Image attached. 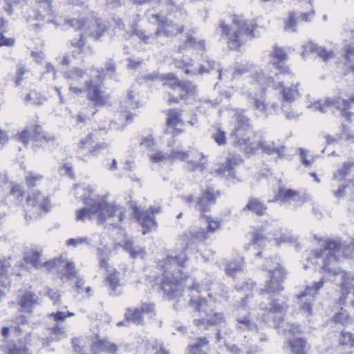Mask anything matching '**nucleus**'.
I'll use <instances>...</instances> for the list:
<instances>
[{"instance_id": "1", "label": "nucleus", "mask_w": 354, "mask_h": 354, "mask_svg": "<svg viewBox=\"0 0 354 354\" xmlns=\"http://www.w3.org/2000/svg\"><path fill=\"white\" fill-rule=\"evenodd\" d=\"M208 237V231L202 227L184 233L182 236V240L185 243L183 250L174 255H167L160 261L162 277L159 287L164 297L168 300H174L183 296V283L189 277L183 272L188 261L187 249L196 241L203 242Z\"/></svg>"}, {"instance_id": "2", "label": "nucleus", "mask_w": 354, "mask_h": 354, "mask_svg": "<svg viewBox=\"0 0 354 354\" xmlns=\"http://www.w3.org/2000/svg\"><path fill=\"white\" fill-rule=\"evenodd\" d=\"M82 200L85 207L77 209L75 220L84 222L86 219L91 220L95 214H97L99 224H103L107 218L113 217L119 212L118 221L122 222L125 217V209L120 205L111 204L104 199H95L90 196H82Z\"/></svg>"}, {"instance_id": "3", "label": "nucleus", "mask_w": 354, "mask_h": 354, "mask_svg": "<svg viewBox=\"0 0 354 354\" xmlns=\"http://www.w3.org/2000/svg\"><path fill=\"white\" fill-rule=\"evenodd\" d=\"M232 24L235 29H232L224 21H221L219 27L221 29L222 37L226 39V43L230 50H239L248 39L255 37L254 30L257 24L252 21L245 19L242 15H234Z\"/></svg>"}, {"instance_id": "4", "label": "nucleus", "mask_w": 354, "mask_h": 354, "mask_svg": "<svg viewBox=\"0 0 354 354\" xmlns=\"http://www.w3.org/2000/svg\"><path fill=\"white\" fill-rule=\"evenodd\" d=\"M277 260V257H271L266 259L265 264L263 265V270L268 272L269 279L266 280L264 288L259 290V294L262 296H279L284 290L283 283L286 278L287 272Z\"/></svg>"}, {"instance_id": "5", "label": "nucleus", "mask_w": 354, "mask_h": 354, "mask_svg": "<svg viewBox=\"0 0 354 354\" xmlns=\"http://www.w3.org/2000/svg\"><path fill=\"white\" fill-rule=\"evenodd\" d=\"M234 117L235 125L230 136L235 138L238 145H248L250 140V134L252 131L250 120L245 115V111L239 109L235 110Z\"/></svg>"}, {"instance_id": "6", "label": "nucleus", "mask_w": 354, "mask_h": 354, "mask_svg": "<svg viewBox=\"0 0 354 354\" xmlns=\"http://www.w3.org/2000/svg\"><path fill=\"white\" fill-rule=\"evenodd\" d=\"M342 247V243L339 241L328 239L325 242L324 248L315 252V257L316 258L324 257L322 269L326 272L333 274H337L336 271L332 270L330 266L333 263L337 262Z\"/></svg>"}, {"instance_id": "7", "label": "nucleus", "mask_w": 354, "mask_h": 354, "mask_svg": "<svg viewBox=\"0 0 354 354\" xmlns=\"http://www.w3.org/2000/svg\"><path fill=\"white\" fill-rule=\"evenodd\" d=\"M87 100L95 107H102L110 104L111 95L102 90L100 84L94 83L93 80L85 82Z\"/></svg>"}, {"instance_id": "8", "label": "nucleus", "mask_w": 354, "mask_h": 354, "mask_svg": "<svg viewBox=\"0 0 354 354\" xmlns=\"http://www.w3.org/2000/svg\"><path fill=\"white\" fill-rule=\"evenodd\" d=\"M220 196L219 190H215L212 186H207L201 192V195L196 198L195 209L200 212L201 216H205V213L211 210V206L216 204Z\"/></svg>"}, {"instance_id": "9", "label": "nucleus", "mask_w": 354, "mask_h": 354, "mask_svg": "<svg viewBox=\"0 0 354 354\" xmlns=\"http://www.w3.org/2000/svg\"><path fill=\"white\" fill-rule=\"evenodd\" d=\"M152 18L157 21V29L154 33L156 37L161 35L167 37H175L178 34H182L185 30L183 25L178 26L171 20L165 17H162L158 14L153 15Z\"/></svg>"}, {"instance_id": "10", "label": "nucleus", "mask_w": 354, "mask_h": 354, "mask_svg": "<svg viewBox=\"0 0 354 354\" xmlns=\"http://www.w3.org/2000/svg\"><path fill=\"white\" fill-rule=\"evenodd\" d=\"M301 55L304 57L310 53H315L324 62L327 63L336 57V53L333 49L328 50L325 46H319L313 41H309L303 45Z\"/></svg>"}, {"instance_id": "11", "label": "nucleus", "mask_w": 354, "mask_h": 354, "mask_svg": "<svg viewBox=\"0 0 354 354\" xmlns=\"http://www.w3.org/2000/svg\"><path fill=\"white\" fill-rule=\"evenodd\" d=\"M178 95L175 96V93L169 92V98L167 102L169 104H178L181 100L187 99L189 96H192L196 93V86L189 80H183L179 87L176 91Z\"/></svg>"}, {"instance_id": "12", "label": "nucleus", "mask_w": 354, "mask_h": 354, "mask_svg": "<svg viewBox=\"0 0 354 354\" xmlns=\"http://www.w3.org/2000/svg\"><path fill=\"white\" fill-rule=\"evenodd\" d=\"M133 214L139 224L142 227V234H146L157 226L155 216H151L149 211L140 210L136 205L132 206Z\"/></svg>"}, {"instance_id": "13", "label": "nucleus", "mask_w": 354, "mask_h": 354, "mask_svg": "<svg viewBox=\"0 0 354 354\" xmlns=\"http://www.w3.org/2000/svg\"><path fill=\"white\" fill-rule=\"evenodd\" d=\"M242 162L243 159L240 156H230L226 158L225 164L221 165L218 168L215 169V172L220 176H223L225 173L227 171L228 176L232 178H236V171L234 168Z\"/></svg>"}, {"instance_id": "14", "label": "nucleus", "mask_w": 354, "mask_h": 354, "mask_svg": "<svg viewBox=\"0 0 354 354\" xmlns=\"http://www.w3.org/2000/svg\"><path fill=\"white\" fill-rule=\"evenodd\" d=\"M90 348L91 350L100 351L110 354H115L118 349L115 344L109 342L107 337L100 338L98 334L95 335Z\"/></svg>"}, {"instance_id": "15", "label": "nucleus", "mask_w": 354, "mask_h": 354, "mask_svg": "<svg viewBox=\"0 0 354 354\" xmlns=\"http://www.w3.org/2000/svg\"><path fill=\"white\" fill-rule=\"evenodd\" d=\"M268 206L260 198L251 196L248 198V203L242 209L243 212H251L257 216H263L266 214Z\"/></svg>"}, {"instance_id": "16", "label": "nucleus", "mask_w": 354, "mask_h": 354, "mask_svg": "<svg viewBox=\"0 0 354 354\" xmlns=\"http://www.w3.org/2000/svg\"><path fill=\"white\" fill-rule=\"evenodd\" d=\"M39 297L31 291H26L18 300V305L21 307L20 310L31 314L36 305L38 304Z\"/></svg>"}, {"instance_id": "17", "label": "nucleus", "mask_w": 354, "mask_h": 354, "mask_svg": "<svg viewBox=\"0 0 354 354\" xmlns=\"http://www.w3.org/2000/svg\"><path fill=\"white\" fill-rule=\"evenodd\" d=\"M31 339V334H26L24 338L19 339L17 342L7 347L6 354H29L28 345Z\"/></svg>"}, {"instance_id": "18", "label": "nucleus", "mask_w": 354, "mask_h": 354, "mask_svg": "<svg viewBox=\"0 0 354 354\" xmlns=\"http://www.w3.org/2000/svg\"><path fill=\"white\" fill-rule=\"evenodd\" d=\"M299 196V192L292 189H286L284 186H280L278 192L272 200L268 203H276L280 201L283 203H289L296 197Z\"/></svg>"}, {"instance_id": "19", "label": "nucleus", "mask_w": 354, "mask_h": 354, "mask_svg": "<svg viewBox=\"0 0 354 354\" xmlns=\"http://www.w3.org/2000/svg\"><path fill=\"white\" fill-rule=\"evenodd\" d=\"M236 324L235 325L236 328L241 332L246 330H257V324L253 321L251 317L250 313H247L245 315H237L236 317Z\"/></svg>"}, {"instance_id": "20", "label": "nucleus", "mask_w": 354, "mask_h": 354, "mask_svg": "<svg viewBox=\"0 0 354 354\" xmlns=\"http://www.w3.org/2000/svg\"><path fill=\"white\" fill-rule=\"evenodd\" d=\"M354 104V94L348 100L344 99L340 96H335L333 97H326L325 99V104L330 106H335L340 111L345 109H350L351 105Z\"/></svg>"}, {"instance_id": "21", "label": "nucleus", "mask_w": 354, "mask_h": 354, "mask_svg": "<svg viewBox=\"0 0 354 354\" xmlns=\"http://www.w3.org/2000/svg\"><path fill=\"white\" fill-rule=\"evenodd\" d=\"M31 140L35 142H55L56 140V137L44 131L43 128L41 125L38 124H35L31 130Z\"/></svg>"}, {"instance_id": "22", "label": "nucleus", "mask_w": 354, "mask_h": 354, "mask_svg": "<svg viewBox=\"0 0 354 354\" xmlns=\"http://www.w3.org/2000/svg\"><path fill=\"white\" fill-rule=\"evenodd\" d=\"M262 321L270 327L279 328L284 322V317L281 315L266 308V312L261 316Z\"/></svg>"}, {"instance_id": "23", "label": "nucleus", "mask_w": 354, "mask_h": 354, "mask_svg": "<svg viewBox=\"0 0 354 354\" xmlns=\"http://www.w3.org/2000/svg\"><path fill=\"white\" fill-rule=\"evenodd\" d=\"M270 302V308L268 309L277 313H286L288 309V298L286 296L270 297L268 296Z\"/></svg>"}, {"instance_id": "24", "label": "nucleus", "mask_w": 354, "mask_h": 354, "mask_svg": "<svg viewBox=\"0 0 354 354\" xmlns=\"http://www.w3.org/2000/svg\"><path fill=\"white\" fill-rule=\"evenodd\" d=\"M189 304L196 311L203 313L205 317H210L213 313L214 309L205 298L200 297L198 299H194L191 296Z\"/></svg>"}, {"instance_id": "25", "label": "nucleus", "mask_w": 354, "mask_h": 354, "mask_svg": "<svg viewBox=\"0 0 354 354\" xmlns=\"http://www.w3.org/2000/svg\"><path fill=\"white\" fill-rule=\"evenodd\" d=\"M279 86L282 88L280 93L283 101L292 102L300 95L298 91L299 83H297L292 87H286L283 82H281L279 83Z\"/></svg>"}, {"instance_id": "26", "label": "nucleus", "mask_w": 354, "mask_h": 354, "mask_svg": "<svg viewBox=\"0 0 354 354\" xmlns=\"http://www.w3.org/2000/svg\"><path fill=\"white\" fill-rule=\"evenodd\" d=\"M167 125L169 127H171L175 134H178L181 133L183 131L176 128V126L183 123L181 120V113L178 111L177 109H170L167 111V118L166 121Z\"/></svg>"}, {"instance_id": "27", "label": "nucleus", "mask_w": 354, "mask_h": 354, "mask_svg": "<svg viewBox=\"0 0 354 354\" xmlns=\"http://www.w3.org/2000/svg\"><path fill=\"white\" fill-rule=\"evenodd\" d=\"M10 328L17 336L22 335L25 330L24 327L28 325L27 317L23 315L14 317L10 320Z\"/></svg>"}, {"instance_id": "28", "label": "nucleus", "mask_w": 354, "mask_h": 354, "mask_svg": "<svg viewBox=\"0 0 354 354\" xmlns=\"http://www.w3.org/2000/svg\"><path fill=\"white\" fill-rule=\"evenodd\" d=\"M289 345L293 354H307L308 343L305 338L297 337L289 340Z\"/></svg>"}, {"instance_id": "29", "label": "nucleus", "mask_w": 354, "mask_h": 354, "mask_svg": "<svg viewBox=\"0 0 354 354\" xmlns=\"http://www.w3.org/2000/svg\"><path fill=\"white\" fill-rule=\"evenodd\" d=\"M125 321L137 326L145 324V319L142 318L140 310L136 308H127L124 313Z\"/></svg>"}, {"instance_id": "30", "label": "nucleus", "mask_w": 354, "mask_h": 354, "mask_svg": "<svg viewBox=\"0 0 354 354\" xmlns=\"http://www.w3.org/2000/svg\"><path fill=\"white\" fill-rule=\"evenodd\" d=\"M122 248L124 251L129 254L132 259H136L138 257L143 258L146 254L145 248L140 246H134L132 240H126Z\"/></svg>"}, {"instance_id": "31", "label": "nucleus", "mask_w": 354, "mask_h": 354, "mask_svg": "<svg viewBox=\"0 0 354 354\" xmlns=\"http://www.w3.org/2000/svg\"><path fill=\"white\" fill-rule=\"evenodd\" d=\"M256 286V283L251 279H248L242 282L241 283L236 284L235 286V289L238 292H245V297L241 299L242 305L245 306L247 304V300L251 295V291Z\"/></svg>"}, {"instance_id": "32", "label": "nucleus", "mask_w": 354, "mask_h": 354, "mask_svg": "<svg viewBox=\"0 0 354 354\" xmlns=\"http://www.w3.org/2000/svg\"><path fill=\"white\" fill-rule=\"evenodd\" d=\"M272 64L277 66L284 64L287 61L288 56L283 48L275 46L273 52L270 54Z\"/></svg>"}, {"instance_id": "33", "label": "nucleus", "mask_w": 354, "mask_h": 354, "mask_svg": "<svg viewBox=\"0 0 354 354\" xmlns=\"http://www.w3.org/2000/svg\"><path fill=\"white\" fill-rule=\"evenodd\" d=\"M42 250H37V248H32L30 251L26 253L24 259L26 263L32 265L36 268H42L40 263V257Z\"/></svg>"}, {"instance_id": "34", "label": "nucleus", "mask_w": 354, "mask_h": 354, "mask_svg": "<svg viewBox=\"0 0 354 354\" xmlns=\"http://www.w3.org/2000/svg\"><path fill=\"white\" fill-rule=\"evenodd\" d=\"M162 80L163 81L164 86L170 88L174 93H176L178 87H179L180 83L183 82V80H180L177 76L172 73L162 75Z\"/></svg>"}, {"instance_id": "35", "label": "nucleus", "mask_w": 354, "mask_h": 354, "mask_svg": "<svg viewBox=\"0 0 354 354\" xmlns=\"http://www.w3.org/2000/svg\"><path fill=\"white\" fill-rule=\"evenodd\" d=\"M244 265L243 259L232 261L226 264L225 273L227 275L234 277L238 272L243 270Z\"/></svg>"}, {"instance_id": "36", "label": "nucleus", "mask_w": 354, "mask_h": 354, "mask_svg": "<svg viewBox=\"0 0 354 354\" xmlns=\"http://www.w3.org/2000/svg\"><path fill=\"white\" fill-rule=\"evenodd\" d=\"M324 279L322 278L319 281L315 282L312 286H307L305 290L301 292L298 296V299H301L307 295L314 296L317 293L318 290L323 286Z\"/></svg>"}, {"instance_id": "37", "label": "nucleus", "mask_w": 354, "mask_h": 354, "mask_svg": "<svg viewBox=\"0 0 354 354\" xmlns=\"http://www.w3.org/2000/svg\"><path fill=\"white\" fill-rule=\"evenodd\" d=\"M106 281L111 290V295L116 296L118 295L119 293L116 292L117 288L120 286V279H119V272L116 270L110 273L106 277Z\"/></svg>"}, {"instance_id": "38", "label": "nucleus", "mask_w": 354, "mask_h": 354, "mask_svg": "<svg viewBox=\"0 0 354 354\" xmlns=\"http://www.w3.org/2000/svg\"><path fill=\"white\" fill-rule=\"evenodd\" d=\"M200 155L201 156V158L198 162L193 160H188L187 162L188 165V170L190 172H194L196 171L203 172L207 169V160H205V156L203 153H201Z\"/></svg>"}, {"instance_id": "39", "label": "nucleus", "mask_w": 354, "mask_h": 354, "mask_svg": "<svg viewBox=\"0 0 354 354\" xmlns=\"http://www.w3.org/2000/svg\"><path fill=\"white\" fill-rule=\"evenodd\" d=\"M138 308L140 310L142 318H144L145 315L149 317L156 315V305L153 302H142Z\"/></svg>"}, {"instance_id": "40", "label": "nucleus", "mask_w": 354, "mask_h": 354, "mask_svg": "<svg viewBox=\"0 0 354 354\" xmlns=\"http://www.w3.org/2000/svg\"><path fill=\"white\" fill-rule=\"evenodd\" d=\"M299 18H297V12L291 11L288 13V19L284 21V30H291L293 32L297 31V25Z\"/></svg>"}, {"instance_id": "41", "label": "nucleus", "mask_w": 354, "mask_h": 354, "mask_svg": "<svg viewBox=\"0 0 354 354\" xmlns=\"http://www.w3.org/2000/svg\"><path fill=\"white\" fill-rule=\"evenodd\" d=\"M109 145L105 142H98L92 146L91 148L84 155L85 157H97L105 149H108Z\"/></svg>"}, {"instance_id": "42", "label": "nucleus", "mask_w": 354, "mask_h": 354, "mask_svg": "<svg viewBox=\"0 0 354 354\" xmlns=\"http://www.w3.org/2000/svg\"><path fill=\"white\" fill-rule=\"evenodd\" d=\"M332 320L335 324H341L346 326L350 322L351 317L347 310L342 308L340 311L336 313L333 316Z\"/></svg>"}, {"instance_id": "43", "label": "nucleus", "mask_w": 354, "mask_h": 354, "mask_svg": "<svg viewBox=\"0 0 354 354\" xmlns=\"http://www.w3.org/2000/svg\"><path fill=\"white\" fill-rule=\"evenodd\" d=\"M248 100L250 104H253V107L262 113H266L267 111V104L264 100L259 99L257 95H252L251 93L248 94Z\"/></svg>"}, {"instance_id": "44", "label": "nucleus", "mask_w": 354, "mask_h": 354, "mask_svg": "<svg viewBox=\"0 0 354 354\" xmlns=\"http://www.w3.org/2000/svg\"><path fill=\"white\" fill-rule=\"evenodd\" d=\"M339 344L342 346L354 347V334L344 330H342L339 337Z\"/></svg>"}, {"instance_id": "45", "label": "nucleus", "mask_w": 354, "mask_h": 354, "mask_svg": "<svg viewBox=\"0 0 354 354\" xmlns=\"http://www.w3.org/2000/svg\"><path fill=\"white\" fill-rule=\"evenodd\" d=\"M91 23L93 26V33L97 37H101L106 30V26L100 18H94Z\"/></svg>"}, {"instance_id": "46", "label": "nucleus", "mask_w": 354, "mask_h": 354, "mask_svg": "<svg viewBox=\"0 0 354 354\" xmlns=\"http://www.w3.org/2000/svg\"><path fill=\"white\" fill-rule=\"evenodd\" d=\"M130 35L137 36L145 44H148L149 39L150 38V36L145 34V31L144 30L139 28V26L137 22H134L131 25Z\"/></svg>"}, {"instance_id": "47", "label": "nucleus", "mask_w": 354, "mask_h": 354, "mask_svg": "<svg viewBox=\"0 0 354 354\" xmlns=\"http://www.w3.org/2000/svg\"><path fill=\"white\" fill-rule=\"evenodd\" d=\"M253 79L261 86H268L270 83L273 82L274 80L272 77L266 75L262 70L256 72L253 76Z\"/></svg>"}, {"instance_id": "48", "label": "nucleus", "mask_w": 354, "mask_h": 354, "mask_svg": "<svg viewBox=\"0 0 354 354\" xmlns=\"http://www.w3.org/2000/svg\"><path fill=\"white\" fill-rule=\"evenodd\" d=\"M211 137L219 146H223L227 143L226 133L221 128H217Z\"/></svg>"}, {"instance_id": "49", "label": "nucleus", "mask_w": 354, "mask_h": 354, "mask_svg": "<svg viewBox=\"0 0 354 354\" xmlns=\"http://www.w3.org/2000/svg\"><path fill=\"white\" fill-rule=\"evenodd\" d=\"M268 240L267 236L264 234L262 229H259L253 233L251 243L261 246L264 245Z\"/></svg>"}, {"instance_id": "50", "label": "nucleus", "mask_w": 354, "mask_h": 354, "mask_svg": "<svg viewBox=\"0 0 354 354\" xmlns=\"http://www.w3.org/2000/svg\"><path fill=\"white\" fill-rule=\"evenodd\" d=\"M46 98L41 96L39 93L32 91L27 94L24 97L26 102H31L33 104L41 105L43 104Z\"/></svg>"}, {"instance_id": "51", "label": "nucleus", "mask_w": 354, "mask_h": 354, "mask_svg": "<svg viewBox=\"0 0 354 354\" xmlns=\"http://www.w3.org/2000/svg\"><path fill=\"white\" fill-rule=\"evenodd\" d=\"M53 0H37V8L47 15H51L53 14L52 2Z\"/></svg>"}, {"instance_id": "52", "label": "nucleus", "mask_w": 354, "mask_h": 354, "mask_svg": "<svg viewBox=\"0 0 354 354\" xmlns=\"http://www.w3.org/2000/svg\"><path fill=\"white\" fill-rule=\"evenodd\" d=\"M201 217L205 218L207 223V227L206 231H208V234L209 233H214L217 229L219 228L221 223L218 220H214L211 216H207L205 214V216Z\"/></svg>"}, {"instance_id": "53", "label": "nucleus", "mask_w": 354, "mask_h": 354, "mask_svg": "<svg viewBox=\"0 0 354 354\" xmlns=\"http://www.w3.org/2000/svg\"><path fill=\"white\" fill-rule=\"evenodd\" d=\"M343 57L347 62V64L354 63V46L350 44L344 46Z\"/></svg>"}, {"instance_id": "54", "label": "nucleus", "mask_w": 354, "mask_h": 354, "mask_svg": "<svg viewBox=\"0 0 354 354\" xmlns=\"http://www.w3.org/2000/svg\"><path fill=\"white\" fill-rule=\"evenodd\" d=\"M84 74V72L83 70L78 68H73L65 72L64 77L68 80H78L83 77Z\"/></svg>"}, {"instance_id": "55", "label": "nucleus", "mask_w": 354, "mask_h": 354, "mask_svg": "<svg viewBox=\"0 0 354 354\" xmlns=\"http://www.w3.org/2000/svg\"><path fill=\"white\" fill-rule=\"evenodd\" d=\"M207 317L211 326H218L225 322V319L223 313H215L214 310H213L212 315Z\"/></svg>"}, {"instance_id": "56", "label": "nucleus", "mask_w": 354, "mask_h": 354, "mask_svg": "<svg viewBox=\"0 0 354 354\" xmlns=\"http://www.w3.org/2000/svg\"><path fill=\"white\" fill-rule=\"evenodd\" d=\"M64 263L62 258H55L52 260L46 261L44 263H41L42 267H46L48 271H51L55 268L61 267Z\"/></svg>"}, {"instance_id": "57", "label": "nucleus", "mask_w": 354, "mask_h": 354, "mask_svg": "<svg viewBox=\"0 0 354 354\" xmlns=\"http://www.w3.org/2000/svg\"><path fill=\"white\" fill-rule=\"evenodd\" d=\"M43 196L40 192H36L32 193L31 195H29L27 197L26 203L28 205L32 207L38 206Z\"/></svg>"}, {"instance_id": "58", "label": "nucleus", "mask_w": 354, "mask_h": 354, "mask_svg": "<svg viewBox=\"0 0 354 354\" xmlns=\"http://www.w3.org/2000/svg\"><path fill=\"white\" fill-rule=\"evenodd\" d=\"M258 147L263 150V152L266 153L268 155H272L273 153L280 154L281 151L279 148H276L271 145H269L265 141H260L258 143Z\"/></svg>"}, {"instance_id": "59", "label": "nucleus", "mask_w": 354, "mask_h": 354, "mask_svg": "<svg viewBox=\"0 0 354 354\" xmlns=\"http://www.w3.org/2000/svg\"><path fill=\"white\" fill-rule=\"evenodd\" d=\"M43 178V176L39 174H34L32 172H29L28 175L26 177V182L28 187H34L37 186V183Z\"/></svg>"}, {"instance_id": "60", "label": "nucleus", "mask_w": 354, "mask_h": 354, "mask_svg": "<svg viewBox=\"0 0 354 354\" xmlns=\"http://www.w3.org/2000/svg\"><path fill=\"white\" fill-rule=\"evenodd\" d=\"M24 191L21 189L19 185H13L11 187L10 194L13 196L14 198L19 202H21L24 196Z\"/></svg>"}, {"instance_id": "61", "label": "nucleus", "mask_w": 354, "mask_h": 354, "mask_svg": "<svg viewBox=\"0 0 354 354\" xmlns=\"http://www.w3.org/2000/svg\"><path fill=\"white\" fill-rule=\"evenodd\" d=\"M189 157V153L187 151H176L173 150L171 151L170 154L168 156V159L171 160H180L182 161L186 160Z\"/></svg>"}, {"instance_id": "62", "label": "nucleus", "mask_w": 354, "mask_h": 354, "mask_svg": "<svg viewBox=\"0 0 354 354\" xmlns=\"http://www.w3.org/2000/svg\"><path fill=\"white\" fill-rule=\"evenodd\" d=\"M64 269L66 270L64 275L67 279H72L76 277L77 271L73 262L67 261L65 263Z\"/></svg>"}, {"instance_id": "63", "label": "nucleus", "mask_w": 354, "mask_h": 354, "mask_svg": "<svg viewBox=\"0 0 354 354\" xmlns=\"http://www.w3.org/2000/svg\"><path fill=\"white\" fill-rule=\"evenodd\" d=\"M93 133H89L84 138L81 139L78 144L79 149L84 150L91 146L93 143Z\"/></svg>"}, {"instance_id": "64", "label": "nucleus", "mask_w": 354, "mask_h": 354, "mask_svg": "<svg viewBox=\"0 0 354 354\" xmlns=\"http://www.w3.org/2000/svg\"><path fill=\"white\" fill-rule=\"evenodd\" d=\"M19 141L23 142L24 145H28L30 140H31V132L28 129H24L17 135Z\"/></svg>"}]
</instances>
